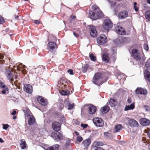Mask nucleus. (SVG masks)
Listing matches in <instances>:
<instances>
[{"label":"nucleus","instance_id":"6","mask_svg":"<svg viewBox=\"0 0 150 150\" xmlns=\"http://www.w3.org/2000/svg\"><path fill=\"white\" fill-rule=\"evenodd\" d=\"M93 122L94 124L97 127H102L103 126V121L100 118H93Z\"/></svg>","mask_w":150,"mask_h":150},{"label":"nucleus","instance_id":"8","mask_svg":"<svg viewBox=\"0 0 150 150\" xmlns=\"http://www.w3.org/2000/svg\"><path fill=\"white\" fill-rule=\"evenodd\" d=\"M89 30L90 34V35L92 37H96L97 35V32L96 28L94 26L90 25Z\"/></svg>","mask_w":150,"mask_h":150},{"label":"nucleus","instance_id":"28","mask_svg":"<svg viewBox=\"0 0 150 150\" xmlns=\"http://www.w3.org/2000/svg\"><path fill=\"white\" fill-rule=\"evenodd\" d=\"M102 59L105 63H107L109 62V59L107 55L105 54H103L102 56Z\"/></svg>","mask_w":150,"mask_h":150},{"label":"nucleus","instance_id":"7","mask_svg":"<svg viewBox=\"0 0 150 150\" xmlns=\"http://www.w3.org/2000/svg\"><path fill=\"white\" fill-rule=\"evenodd\" d=\"M28 119V124L30 125H33L35 121L34 117L31 113H28L26 117Z\"/></svg>","mask_w":150,"mask_h":150},{"label":"nucleus","instance_id":"55","mask_svg":"<svg viewBox=\"0 0 150 150\" xmlns=\"http://www.w3.org/2000/svg\"><path fill=\"white\" fill-rule=\"evenodd\" d=\"M70 143V141H67V143L65 144L66 146H68L69 145V144Z\"/></svg>","mask_w":150,"mask_h":150},{"label":"nucleus","instance_id":"13","mask_svg":"<svg viewBox=\"0 0 150 150\" xmlns=\"http://www.w3.org/2000/svg\"><path fill=\"white\" fill-rule=\"evenodd\" d=\"M25 91L28 93H31L33 91L32 86L29 84H25L24 87Z\"/></svg>","mask_w":150,"mask_h":150},{"label":"nucleus","instance_id":"22","mask_svg":"<svg viewBox=\"0 0 150 150\" xmlns=\"http://www.w3.org/2000/svg\"><path fill=\"white\" fill-rule=\"evenodd\" d=\"M91 142V139L88 138L84 140L82 142V144L85 147H87L89 146Z\"/></svg>","mask_w":150,"mask_h":150},{"label":"nucleus","instance_id":"21","mask_svg":"<svg viewBox=\"0 0 150 150\" xmlns=\"http://www.w3.org/2000/svg\"><path fill=\"white\" fill-rule=\"evenodd\" d=\"M0 87L3 89L2 91V93L3 94H5L6 91H8V87L4 83L0 82Z\"/></svg>","mask_w":150,"mask_h":150},{"label":"nucleus","instance_id":"41","mask_svg":"<svg viewBox=\"0 0 150 150\" xmlns=\"http://www.w3.org/2000/svg\"><path fill=\"white\" fill-rule=\"evenodd\" d=\"M9 126L7 124L3 125V128L4 129L6 130L9 127Z\"/></svg>","mask_w":150,"mask_h":150},{"label":"nucleus","instance_id":"17","mask_svg":"<svg viewBox=\"0 0 150 150\" xmlns=\"http://www.w3.org/2000/svg\"><path fill=\"white\" fill-rule=\"evenodd\" d=\"M128 16V12L126 11H122L120 12L118 16L121 19H124L127 17Z\"/></svg>","mask_w":150,"mask_h":150},{"label":"nucleus","instance_id":"11","mask_svg":"<svg viewBox=\"0 0 150 150\" xmlns=\"http://www.w3.org/2000/svg\"><path fill=\"white\" fill-rule=\"evenodd\" d=\"M128 124L131 127H137L139 125L137 121L132 119H130L128 120Z\"/></svg>","mask_w":150,"mask_h":150},{"label":"nucleus","instance_id":"46","mask_svg":"<svg viewBox=\"0 0 150 150\" xmlns=\"http://www.w3.org/2000/svg\"><path fill=\"white\" fill-rule=\"evenodd\" d=\"M81 126L83 128H85L88 126V125L87 124H83L82 123L81 125Z\"/></svg>","mask_w":150,"mask_h":150},{"label":"nucleus","instance_id":"56","mask_svg":"<svg viewBox=\"0 0 150 150\" xmlns=\"http://www.w3.org/2000/svg\"><path fill=\"white\" fill-rule=\"evenodd\" d=\"M20 64L21 66H22V67H21L22 68L24 69L26 67L24 65H23L22 64V63H21Z\"/></svg>","mask_w":150,"mask_h":150},{"label":"nucleus","instance_id":"36","mask_svg":"<svg viewBox=\"0 0 150 150\" xmlns=\"http://www.w3.org/2000/svg\"><path fill=\"white\" fill-rule=\"evenodd\" d=\"M92 150H106L102 147H93Z\"/></svg>","mask_w":150,"mask_h":150},{"label":"nucleus","instance_id":"15","mask_svg":"<svg viewBox=\"0 0 150 150\" xmlns=\"http://www.w3.org/2000/svg\"><path fill=\"white\" fill-rule=\"evenodd\" d=\"M51 136L54 139H60L61 138V135L59 132H54L52 133L51 134Z\"/></svg>","mask_w":150,"mask_h":150},{"label":"nucleus","instance_id":"50","mask_svg":"<svg viewBox=\"0 0 150 150\" xmlns=\"http://www.w3.org/2000/svg\"><path fill=\"white\" fill-rule=\"evenodd\" d=\"M76 18V17L75 16H71L70 18V19L72 21L73 19H74H74Z\"/></svg>","mask_w":150,"mask_h":150},{"label":"nucleus","instance_id":"5","mask_svg":"<svg viewBox=\"0 0 150 150\" xmlns=\"http://www.w3.org/2000/svg\"><path fill=\"white\" fill-rule=\"evenodd\" d=\"M107 41L106 36L104 34H101L97 39L98 43L99 45H103L106 43Z\"/></svg>","mask_w":150,"mask_h":150},{"label":"nucleus","instance_id":"49","mask_svg":"<svg viewBox=\"0 0 150 150\" xmlns=\"http://www.w3.org/2000/svg\"><path fill=\"white\" fill-rule=\"evenodd\" d=\"M46 150H54V146H52L48 148Z\"/></svg>","mask_w":150,"mask_h":150},{"label":"nucleus","instance_id":"57","mask_svg":"<svg viewBox=\"0 0 150 150\" xmlns=\"http://www.w3.org/2000/svg\"><path fill=\"white\" fill-rule=\"evenodd\" d=\"M60 109L61 110L63 109L64 107V105L63 104H61L60 105Z\"/></svg>","mask_w":150,"mask_h":150},{"label":"nucleus","instance_id":"16","mask_svg":"<svg viewBox=\"0 0 150 150\" xmlns=\"http://www.w3.org/2000/svg\"><path fill=\"white\" fill-rule=\"evenodd\" d=\"M47 46L48 49L50 51L57 48L56 43L53 42H49L47 45Z\"/></svg>","mask_w":150,"mask_h":150},{"label":"nucleus","instance_id":"42","mask_svg":"<svg viewBox=\"0 0 150 150\" xmlns=\"http://www.w3.org/2000/svg\"><path fill=\"white\" fill-rule=\"evenodd\" d=\"M52 146H54V150H58L59 147V146L58 144H55Z\"/></svg>","mask_w":150,"mask_h":150},{"label":"nucleus","instance_id":"60","mask_svg":"<svg viewBox=\"0 0 150 150\" xmlns=\"http://www.w3.org/2000/svg\"><path fill=\"white\" fill-rule=\"evenodd\" d=\"M4 140L1 138H0V142L1 143H2L4 142Z\"/></svg>","mask_w":150,"mask_h":150},{"label":"nucleus","instance_id":"40","mask_svg":"<svg viewBox=\"0 0 150 150\" xmlns=\"http://www.w3.org/2000/svg\"><path fill=\"white\" fill-rule=\"evenodd\" d=\"M147 134L150 139H148L146 141V142L149 144V142H150V129H149L148 130Z\"/></svg>","mask_w":150,"mask_h":150},{"label":"nucleus","instance_id":"23","mask_svg":"<svg viewBox=\"0 0 150 150\" xmlns=\"http://www.w3.org/2000/svg\"><path fill=\"white\" fill-rule=\"evenodd\" d=\"M135 108L134 103H133L130 105H126L124 109L125 111L132 110Z\"/></svg>","mask_w":150,"mask_h":150},{"label":"nucleus","instance_id":"24","mask_svg":"<svg viewBox=\"0 0 150 150\" xmlns=\"http://www.w3.org/2000/svg\"><path fill=\"white\" fill-rule=\"evenodd\" d=\"M20 142L21 143L20 145L21 149H25L26 148L27 145L24 139H22L20 140Z\"/></svg>","mask_w":150,"mask_h":150},{"label":"nucleus","instance_id":"18","mask_svg":"<svg viewBox=\"0 0 150 150\" xmlns=\"http://www.w3.org/2000/svg\"><path fill=\"white\" fill-rule=\"evenodd\" d=\"M140 124L144 126L148 125L150 123V121L149 120L145 118H142L140 119Z\"/></svg>","mask_w":150,"mask_h":150},{"label":"nucleus","instance_id":"54","mask_svg":"<svg viewBox=\"0 0 150 150\" xmlns=\"http://www.w3.org/2000/svg\"><path fill=\"white\" fill-rule=\"evenodd\" d=\"M149 64H150V62H146V64H145L146 67H149Z\"/></svg>","mask_w":150,"mask_h":150},{"label":"nucleus","instance_id":"61","mask_svg":"<svg viewBox=\"0 0 150 150\" xmlns=\"http://www.w3.org/2000/svg\"><path fill=\"white\" fill-rule=\"evenodd\" d=\"M22 72L24 74H25V73L26 71H25V70L24 69H23L22 70Z\"/></svg>","mask_w":150,"mask_h":150},{"label":"nucleus","instance_id":"39","mask_svg":"<svg viewBox=\"0 0 150 150\" xmlns=\"http://www.w3.org/2000/svg\"><path fill=\"white\" fill-rule=\"evenodd\" d=\"M137 4V3L136 2H135L134 3V10L136 11L137 12L138 11V7L136 6Z\"/></svg>","mask_w":150,"mask_h":150},{"label":"nucleus","instance_id":"9","mask_svg":"<svg viewBox=\"0 0 150 150\" xmlns=\"http://www.w3.org/2000/svg\"><path fill=\"white\" fill-rule=\"evenodd\" d=\"M115 30L117 33L120 35H123L125 34L124 29L121 26L117 25L115 27Z\"/></svg>","mask_w":150,"mask_h":150},{"label":"nucleus","instance_id":"58","mask_svg":"<svg viewBox=\"0 0 150 150\" xmlns=\"http://www.w3.org/2000/svg\"><path fill=\"white\" fill-rule=\"evenodd\" d=\"M73 34L75 37H77L79 36L78 34L74 32L73 33Z\"/></svg>","mask_w":150,"mask_h":150},{"label":"nucleus","instance_id":"30","mask_svg":"<svg viewBox=\"0 0 150 150\" xmlns=\"http://www.w3.org/2000/svg\"><path fill=\"white\" fill-rule=\"evenodd\" d=\"M60 93L62 95H67L69 93V91H59Z\"/></svg>","mask_w":150,"mask_h":150},{"label":"nucleus","instance_id":"45","mask_svg":"<svg viewBox=\"0 0 150 150\" xmlns=\"http://www.w3.org/2000/svg\"><path fill=\"white\" fill-rule=\"evenodd\" d=\"M111 51L113 52L114 53H116V49L115 48L113 47L111 49Z\"/></svg>","mask_w":150,"mask_h":150},{"label":"nucleus","instance_id":"59","mask_svg":"<svg viewBox=\"0 0 150 150\" xmlns=\"http://www.w3.org/2000/svg\"><path fill=\"white\" fill-rule=\"evenodd\" d=\"M74 133L75 134H76L77 135V136H78L79 135V133L77 132L76 131H75L74 132Z\"/></svg>","mask_w":150,"mask_h":150},{"label":"nucleus","instance_id":"63","mask_svg":"<svg viewBox=\"0 0 150 150\" xmlns=\"http://www.w3.org/2000/svg\"><path fill=\"white\" fill-rule=\"evenodd\" d=\"M16 116H14L13 117V119H14V120H15V119H16Z\"/></svg>","mask_w":150,"mask_h":150},{"label":"nucleus","instance_id":"27","mask_svg":"<svg viewBox=\"0 0 150 150\" xmlns=\"http://www.w3.org/2000/svg\"><path fill=\"white\" fill-rule=\"evenodd\" d=\"M117 103L116 100L113 99H111L109 101V104L111 107H114Z\"/></svg>","mask_w":150,"mask_h":150},{"label":"nucleus","instance_id":"32","mask_svg":"<svg viewBox=\"0 0 150 150\" xmlns=\"http://www.w3.org/2000/svg\"><path fill=\"white\" fill-rule=\"evenodd\" d=\"M109 107L108 106H106L103 107L101 109V110H102L104 112L106 113L109 111Z\"/></svg>","mask_w":150,"mask_h":150},{"label":"nucleus","instance_id":"12","mask_svg":"<svg viewBox=\"0 0 150 150\" xmlns=\"http://www.w3.org/2000/svg\"><path fill=\"white\" fill-rule=\"evenodd\" d=\"M135 91L137 94L143 95H146L147 93V91L146 89L141 88H137L136 90Z\"/></svg>","mask_w":150,"mask_h":150},{"label":"nucleus","instance_id":"48","mask_svg":"<svg viewBox=\"0 0 150 150\" xmlns=\"http://www.w3.org/2000/svg\"><path fill=\"white\" fill-rule=\"evenodd\" d=\"M119 42V40L118 39H117V40H116L115 41H114V42L116 45L118 46L119 45V44L118 43H117L115 42Z\"/></svg>","mask_w":150,"mask_h":150},{"label":"nucleus","instance_id":"29","mask_svg":"<svg viewBox=\"0 0 150 150\" xmlns=\"http://www.w3.org/2000/svg\"><path fill=\"white\" fill-rule=\"evenodd\" d=\"M94 147H97L98 146H102L104 144L103 143L101 142L95 141L93 143Z\"/></svg>","mask_w":150,"mask_h":150},{"label":"nucleus","instance_id":"26","mask_svg":"<svg viewBox=\"0 0 150 150\" xmlns=\"http://www.w3.org/2000/svg\"><path fill=\"white\" fill-rule=\"evenodd\" d=\"M122 128V126L121 125H117L115 127L113 132H118Z\"/></svg>","mask_w":150,"mask_h":150},{"label":"nucleus","instance_id":"20","mask_svg":"<svg viewBox=\"0 0 150 150\" xmlns=\"http://www.w3.org/2000/svg\"><path fill=\"white\" fill-rule=\"evenodd\" d=\"M37 100L38 102L42 105L45 106L47 105V102L46 100L42 97H39L37 98Z\"/></svg>","mask_w":150,"mask_h":150},{"label":"nucleus","instance_id":"4","mask_svg":"<svg viewBox=\"0 0 150 150\" xmlns=\"http://www.w3.org/2000/svg\"><path fill=\"white\" fill-rule=\"evenodd\" d=\"M112 26L113 24L110 19H106L104 21L103 25V28L104 30L108 31Z\"/></svg>","mask_w":150,"mask_h":150},{"label":"nucleus","instance_id":"33","mask_svg":"<svg viewBox=\"0 0 150 150\" xmlns=\"http://www.w3.org/2000/svg\"><path fill=\"white\" fill-rule=\"evenodd\" d=\"M89 65L87 64L84 65L82 68V71L83 72H86L87 71V69L89 67Z\"/></svg>","mask_w":150,"mask_h":150},{"label":"nucleus","instance_id":"1","mask_svg":"<svg viewBox=\"0 0 150 150\" xmlns=\"http://www.w3.org/2000/svg\"><path fill=\"white\" fill-rule=\"evenodd\" d=\"M92 8L95 11H91L89 12V16L91 19L96 20L103 16V14L102 11L99 10L97 5H93Z\"/></svg>","mask_w":150,"mask_h":150},{"label":"nucleus","instance_id":"44","mask_svg":"<svg viewBox=\"0 0 150 150\" xmlns=\"http://www.w3.org/2000/svg\"><path fill=\"white\" fill-rule=\"evenodd\" d=\"M5 21L3 18L0 16V24H1L4 23Z\"/></svg>","mask_w":150,"mask_h":150},{"label":"nucleus","instance_id":"37","mask_svg":"<svg viewBox=\"0 0 150 150\" xmlns=\"http://www.w3.org/2000/svg\"><path fill=\"white\" fill-rule=\"evenodd\" d=\"M90 57L93 61H95L96 59V58L93 54H91L89 55Z\"/></svg>","mask_w":150,"mask_h":150},{"label":"nucleus","instance_id":"53","mask_svg":"<svg viewBox=\"0 0 150 150\" xmlns=\"http://www.w3.org/2000/svg\"><path fill=\"white\" fill-rule=\"evenodd\" d=\"M16 113V112L15 110H13L11 114L13 115H15Z\"/></svg>","mask_w":150,"mask_h":150},{"label":"nucleus","instance_id":"64","mask_svg":"<svg viewBox=\"0 0 150 150\" xmlns=\"http://www.w3.org/2000/svg\"><path fill=\"white\" fill-rule=\"evenodd\" d=\"M3 58V56L2 55H1L0 57V59H1Z\"/></svg>","mask_w":150,"mask_h":150},{"label":"nucleus","instance_id":"14","mask_svg":"<svg viewBox=\"0 0 150 150\" xmlns=\"http://www.w3.org/2000/svg\"><path fill=\"white\" fill-rule=\"evenodd\" d=\"M53 129L54 131H59L61 129L60 124L57 122H53L52 124Z\"/></svg>","mask_w":150,"mask_h":150},{"label":"nucleus","instance_id":"38","mask_svg":"<svg viewBox=\"0 0 150 150\" xmlns=\"http://www.w3.org/2000/svg\"><path fill=\"white\" fill-rule=\"evenodd\" d=\"M76 140L79 142H81L83 140V138L80 136H77L76 138Z\"/></svg>","mask_w":150,"mask_h":150},{"label":"nucleus","instance_id":"62","mask_svg":"<svg viewBox=\"0 0 150 150\" xmlns=\"http://www.w3.org/2000/svg\"><path fill=\"white\" fill-rule=\"evenodd\" d=\"M147 1L149 4H150V0H147Z\"/></svg>","mask_w":150,"mask_h":150},{"label":"nucleus","instance_id":"25","mask_svg":"<svg viewBox=\"0 0 150 150\" xmlns=\"http://www.w3.org/2000/svg\"><path fill=\"white\" fill-rule=\"evenodd\" d=\"M144 76L145 79L150 82V73L147 70H146L144 72Z\"/></svg>","mask_w":150,"mask_h":150},{"label":"nucleus","instance_id":"51","mask_svg":"<svg viewBox=\"0 0 150 150\" xmlns=\"http://www.w3.org/2000/svg\"><path fill=\"white\" fill-rule=\"evenodd\" d=\"M40 21L38 20H35L34 21V23L36 24H39L40 23Z\"/></svg>","mask_w":150,"mask_h":150},{"label":"nucleus","instance_id":"3","mask_svg":"<svg viewBox=\"0 0 150 150\" xmlns=\"http://www.w3.org/2000/svg\"><path fill=\"white\" fill-rule=\"evenodd\" d=\"M132 54L133 57L136 59L140 60L142 58L144 59V55L143 53H141L137 49H134L132 50Z\"/></svg>","mask_w":150,"mask_h":150},{"label":"nucleus","instance_id":"10","mask_svg":"<svg viewBox=\"0 0 150 150\" xmlns=\"http://www.w3.org/2000/svg\"><path fill=\"white\" fill-rule=\"evenodd\" d=\"M5 74L8 79L11 82L14 81L13 74L9 70H6L5 72Z\"/></svg>","mask_w":150,"mask_h":150},{"label":"nucleus","instance_id":"19","mask_svg":"<svg viewBox=\"0 0 150 150\" xmlns=\"http://www.w3.org/2000/svg\"><path fill=\"white\" fill-rule=\"evenodd\" d=\"M88 108L89 113L90 114H94L96 111V107L92 105H90Z\"/></svg>","mask_w":150,"mask_h":150},{"label":"nucleus","instance_id":"35","mask_svg":"<svg viewBox=\"0 0 150 150\" xmlns=\"http://www.w3.org/2000/svg\"><path fill=\"white\" fill-rule=\"evenodd\" d=\"M74 107V104H69L68 105V109L69 110H72Z\"/></svg>","mask_w":150,"mask_h":150},{"label":"nucleus","instance_id":"47","mask_svg":"<svg viewBox=\"0 0 150 150\" xmlns=\"http://www.w3.org/2000/svg\"><path fill=\"white\" fill-rule=\"evenodd\" d=\"M67 71L70 74L72 75L73 74V71L71 69H70L68 70Z\"/></svg>","mask_w":150,"mask_h":150},{"label":"nucleus","instance_id":"2","mask_svg":"<svg viewBox=\"0 0 150 150\" xmlns=\"http://www.w3.org/2000/svg\"><path fill=\"white\" fill-rule=\"evenodd\" d=\"M93 83L98 86H100L104 82L102 77V75L100 73H97L95 74L93 79Z\"/></svg>","mask_w":150,"mask_h":150},{"label":"nucleus","instance_id":"43","mask_svg":"<svg viewBox=\"0 0 150 150\" xmlns=\"http://www.w3.org/2000/svg\"><path fill=\"white\" fill-rule=\"evenodd\" d=\"M144 49L146 51H148L149 49V47L146 44H144Z\"/></svg>","mask_w":150,"mask_h":150},{"label":"nucleus","instance_id":"52","mask_svg":"<svg viewBox=\"0 0 150 150\" xmlns=\"http://www.w3.org/2000/svg\"><path fill=\"white\" fill-rule=\"evenodd\" d=\"M132 101V99L131 98H128L127 100V102L129 103H131Z\"/></svg>","mask_w":150,"mask_h":150},{"label":"nucleus","instance_id":"31","mask_svg":"<svg viewBox=\"0 0 150 150\" xmlns=\"http://www.w3.org/2000/svg\"><path fill=\"white\" fill-rule=\"evenodd\" d=\"M145 17L146 19L150 21V11H147L145 12Z\"/></svg>","mask_w":150,"mask_h":150},{"label":"nucleus","instance_id":"34","mask_svg":"<svg viewBox=\"0 0 150 150\" xmlns=\"http://www.w3.org/2000/svg\"><path fill=\"white\" fill-rule=\"evenodd\" d=\"M105 137L107 139L110 138L111 134L110 133L108 132H105L104 133Z\"/></svg>","mask_w":150,"mask_h":150}]
</instances>
